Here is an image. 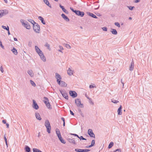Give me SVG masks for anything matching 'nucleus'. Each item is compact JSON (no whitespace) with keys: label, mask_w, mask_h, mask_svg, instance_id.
<instances>
[{"label":"nucleus","mask_w":152,"mask_h":152,"mask_svg":"<svg viewBox=\"0 0 152 152\" xmlns=\"http://www.w3.org/2000/svg\"><path fill=\"white\" fill-rule=\"evenodd\" d=\"M112 102L113 103L117 104L119 102L116 100H113L112 101Z\"/></svg>","instance_id":"nucleus-43"},{"label":"nucleus","mask_w":152,"mask_h":152,"mask_svg":"<svg viewBox=\"0 0 152 152\" xmlns=\"http://www.w3.org/2000/svg\"><path fill=\"white\" fill-rule=\"evenodd\" d=\"M38 19L42 24L45 25L46 24V21L43 17L41 16H39L38 17Z\"/></svg>","instance_id":"nucleus-12"},{"label":"nucleus","mask_w":152,"mask_h":152,"mask_svg":"<svg viewBox=\"0 0 152 152\" xmlns=\"http://www.w3.org/2000/svg\"><path fill=\"white\" fill-rule=\"evenodd\" d=\"M70 95L73 98H75L77 96V93L74 91L71 90L69 91Z\"/></svg>","instance_id":"nucleus-9"},{"label":"nucleus","mask_w":152,"mask_h":152,"mask_svg":"<svg viewBox=\"0 0 152 152\" xmlns=\"http://www.w3.org/2000/svg\"><path fill=\"white\" fill-rule=\"evenodd\" d=\"M6 126L7 128H9V124L8 123H7L6 124Z\"/></svg>","instance_id":"nucleus-48"},{"label":"nucleus","mask_w":152,"mask_h":152,"mask_svg":"<svg viewBox=\"0 0 152 152\" xmlns=\"http://www.w3.org/2000/svg\"><path fill=\"white\" fill-rule=\"evenodd\" d=\"M74 12L78 15H80L81 17H83L84 15V13L83 12H80L79 11H75Z\"/></svg>","instance_id":"nucleus-16"},{"label":"nucleus","mask_w":152,"mask_h":152,"mask_svg":"<svg viewBox=\"0 0 152 152\" xmlns=\"http://www.w3.org/2000/svg\"><path fill=\"white\" fill-rule=\"evenodd\" d=\"M60 92L64 97L66 99H68V96L66 93H64L63 91H60Z\"/></svg>","instance_id":"nucleus-26"},{"label":"nucleus","mask_w":152,"mask_h":152,"mask_svg":"<svg viewBox=\"0 0 152 152\" xmlns=\"http://www.w3.org/2000/svg\"><path fill=\"white\" fill-rule=\"evenodd\" d=\"M75 102L77 105L79 107L83 108V105L81 103L80 100L78 99H75Z\"/></svg>","instance_id":"nucleus-8"},{"label":"nucleus","mask_w":152,"mask_h":152,"mask_svg":"<svg viewBox=\"0 0 152 152\" xmlns=\"http://www.w3.org/2000/svg\"><path fill=\"white\" fill-rule=\"evenodd\" d=\"M56 77L57 79V81L58 83L61 81V76L58 74H56Z\"/></svg>","instance_id":"nucleus-15"},{"label":"nucleus","mask_w":152,"mask_h":152,"mask_svg":"<svg viewBox=\"0 0 152 152\" xmlns=\"http://www.w3.org/2000/svg\"><path fill=\"white\" fill-rule=\"evenodd\" d=\"M0 70L2 73H3L4 72V68L2 66H1L0 67Z\"/></svg>","instance_id":"nucleus-42"},{"label":"nucleus","mask_w":152,"mask_h":152,"mask_svg":"<svg viewBox=\"0 0 152 152\" xmlns=\"http://www.w3.org/2000/svg\"><path fill=\"white\" fill-rule=\"evenodd\" d=\"M114 145V143L113 142H111L108 146V148H112V147Z\"/></svg>","instance_id":"nucleus-36"},{"label":"nucleus","mask_w":152,"mask_h":152,"mask_svg":"<svg viewBox=\"0 0 152 152\" xmlns=\"http://www.w3.org/2000/svg\"><path fill=\"white\" fill-rule=\"evenodd\" d=\"M129 20H131L132 19V18L131 17H129Z\"/></svg>","instance_id":"nucleus-54"},{"label":"nucleus","mask_w":152,"mask_h":152,"mask_svg":"<svg viewBox=\"0 0 152 152\" xmlns=\"http://www.w3.org/2000/svg\"><path fill=\"white\" fill-rule=\"evenodd\" d=\"M128 8L131 10H132L134 8V7H132L131 6H128L127 7Z\"/></svg>","instance_id":"nucleus-38"},{"label":"nucleus","mask_w":152,"mask_h":152,"mask_svg":"<svg viewBox=\"0 0 152 152\" xmlns=\"http://www.w3.org/2000/svg\"><path fill=\"white\" fill-rule=\"evenodd\" d=\"M33 107L36 110H38L39 109V106L36 102L34 100L33 101Z\"/></svg>","instance_id":"nucleus-20"},{"label":"nucleus","mask_w":152,"mask_h":152,"mask_svg":"<svg viewBox=\"0 0 152 152\" xmlns=\"http://www.w3.org/2000/svg\"><path fill=\"white\" fill-rule=\"evenodd\" d=\"M115 25L117 26L119 28L120 27V25L119 23L118 22H115Z\"/></svg>","instance_id":"nucleus-39"},{"label":"nucleus","mask_w":152,"mask_h":152,"mask_svg":"<svg viewBox=\"0 0 152 152\" xmlns=\"http://www.w3.org/2000/svg\"><path fill=\"white\" fill-rule=\"evenodd\" d=\"M82 149H75V151H77L78 152H82Z\"/></svg>","instance_id":"nucleus-40"},{"label":"nucleus","mask_w":152,"mask_h":152,"mask_svg":"<svg viewBox=\"0 0 152 152\" xmlns=\"http://www.w3.org/2000/svg\"><path fill=\"white\" fill-rule=\"evenodd\" d=\"M43 2L45 4L47 5L50 8L52 7L51 4H50L48 0H42Z\"/></svg>","instance_id":"nucleus-21"},{"label":"nucleus","mask_w":152,"mask_h":152,"mask_svg":"<svg viewBox=\"0 0 152 152\" xmlns=\"http://www.w3.org/2000/svg\"><path fill=\"white\" fill-rule=\"evenodd\" d=\"M35 49L36 53L39 56L41 60L43 62H45L46 61V59L42 51L37 46H35Z\"/></svg>","instance_id":"nucleus-1"},{"label":"nucleus","mask_w":152,"mask_h":152,"mask_svg":"<svg viewBox=\"0 0 152 152\" xmlns=\"http://www.w3.org/2000/svg\"><path fill=\"white\" fill-rule=\"evenodd\" d=\"M92 147V145H89V146H87L86 147V148H89L91 147Z\"/></svg>","instance_id":"nucleus-50"},{"label":"nucleus","mask_w":152,"mask_h":152,"mask_svg":"<svg viewBox=\"0 0 152 152\" xmlns=\"http://www.w3.org/2000/svg\"><path fill=\"white\" fill-rule=\"evenodd\" d=\"M20 22L22 25L26 28L28 30L31 29V26L27 21L24 19H21L20 20Z\"/></svg>","instance_id":"nucleus-3"},{"label":"nucleus","mask_w":152,"mask_h":152,"mask_svg":"<svg viewBox=\"0 0 152 152\" xmlns=\"http://www.w3.org/2000/svg\"><path fill=\"white\" fill-rule=\"evenodd\" d=\"M32 150L33 152H42L40 150L36 148H33Z\"/></svg>","instance_id":"nucleus-31"},{"label":"nucleus","mask_w":152,"mask_h":152,"mask_svg":"<svg viewBox=\"0 0 152 152\" xmlns=\"http://www.w3.org/2000/svg\"><path fill=\"white\" fill-rule=\"evenodd\" d=\"M71 135H73L77 137H78L80 139V140H86L85 138H84L82 136H80V137H79L78 136L75 134H71Z\"/></svg>","instance_id":"nucleus-29"},{"label":"nucleus","mask_w":152,"mask_h":152,"mask_svg":"<svg viewBox=\"0 0 152 152\" xmlns=\"http://www.w3.org/2000/svg\"><path fill=\"white\" fill-rule=\"evenodd\" d=\"M35 116L36 119H37L38 120L40 121L42 120V118L41 117L40 114L39 113H35Z\"/></svg>","instance_id":"nucleus-18"},{"label":"nucleus","mask_w":152,"mask_h":152,"mask_svg":"<svg viewBox=\"0 0 152 152\" xmlns=\"http://www.w3.org/2000/svg\"><path fill=\"white\" fill-rule=\"evenodd\" d=\"M90 150L89 149H83L82 150V152H88Z\"/></svg>","instance_id":"nucleus-44"},{"label":"nucleus","mask_w":152,"mask_h":152,"mask_svg":"<svg viewBox=\"0 0 152 152\" xmlns=\"http://www.w3.org/2000/svg\"><path fill=\"white\" fill-rule=\"evenodd\" d=\"M88 134L90 137H94V135L93 132V131L91 129H89L88 130Z\"/></svg>","instance_id":"nucleus-19"},{"label":"nucleus","mask_w":152,"mask_h":152,"mask_svg":"<svg viewBox=\"0 0 152 152\" xmlns=\"http://www.w3.org/2000/svg\"><path fill=\"white\" fill-rule=\"evenodd\" d=\"M110 32L112 34L114 35H117L118 34V32L116 30L113 28H111L110 30Z\"/></svg>","instance_id":"nucleus-22"},{"label":"nucleus","mask_w":152,"mask_h":152,"mask_svg":"<svg viewBox=\"0 0 152 152\" xmlns=\"http://www.w3.org/2000/svg\"><path fill=\"white\" fill-rule=\"evenodd\" d=\"M102 29L104 31H107V28L106 27H105L102 28Z\"/></svg>","instance_id":"nucleus-41"},{"label":"nucleus","mask_w":152,"mask_h":152,"mask_svg":"<svg viewBox=\"0 0 152 152\" xmlns=\"http://www.w3.org/2000/svg\"><path fill=\"white\" fill-rule=\"evenodd\" d=\"M71 9V10H72L73 12H74V11H74L73 9Z\"/></svg>","instance_id":"nucleus-57"},{"label":"nucleus","mask_w":152,"mask_h":152,"mask_svg":"<svg viewBox=\"0 0 152 152\" xmlns=\"http://www.w3.org/2000/svg\"><path fill=\"white\" fill-rule=\"evenodd\" d=\"M32 27L33 31L36 33H39L40 31V25L37 23L35 22L32 25Z\"/></svg>","instance_id":"nucleus-2"},{"label":"nucleus","mask_w":152,"mask_h":152,"mask_svg":"<svg viewBox=\"0 0 152 152\" xmlns=\"http://www.w3.org/2000/svg\"><path fill=\"white\" fill-rule=\"evenodd\" d=\"M5 1V2L6 3L7 2V0H4Z\"/></svg>","instance_id":"nucleus-55"},{"label":"nucleus","mask_w":152,"mask_h":152,"mask_svg":"<svg viewBox=\"0 0 152 152\" xmlns=\"http://www.w3.org/2000/svg\"><path fill=\"white\" fill-rule=\"evenodd\" d=\"M140 0H134V2L135 3H138L140 1Z\"/></svg>","instance_id":"nucleus-45"},{"label":"nucleus","mask_w":152,"mask_h":152,"mask_svg":"<svg viewBox=\"0 0 152 152\" xmlns=\"http://www.w3.org/2000/svg\"><path fill=\"white\" fill-rule=\"evenodd\" d=\"M61 119L64 122V124H63V125H64H64H65V122H64V118H61Z\"/></svg>","instance_id":"nucleus-47"},{"label":"nucleus","mask_w":152,"mask_h":152,"mask_svg":"<svg viewBox=\"0 0 152 152\" xmlns=\"http://www.w3.org/2000/svg\"><path fill=\"white\" fill-rule=\"evenodd\" d=\"M134 68V63L133 62H132L129 66V70L130 71L133 70Z\"/></svg>","instance_id":"nucleus-17"},{"label":"nucleus","mask_w":152,"mask_h":152,"mask_svg":"<svg viewBox=\"0 0 152 152\" xmlns=\"http://www.w3.org/2000/svg\"><path fill=\"white\" fill-rule=\"evenodd\" d=\"M45 125L47 128V132L49 133H50L51 128L50 123L48 121H45Z\"/></svg>","instance_id":"nucleus-5"},{"label":"nucleus","mask_w":152,"mask_h":152,"mask_svg":"<svg viewBox=\"0 0 152 152\" xmlns=\"http://www.w3.org/2000/svg\"><path fill=\"white\" fill-rule=\"evenodd\" d=\"M94 143H95L94 140H92V142H91V145H92V146H93L94 145Z\"/></svg>","instance_id":"nucleus-46"},{"label":"nucleus","mask_w":152,"mask_h":152,"mask_svg":"<svg viewBox=\"0 0 152 152\" xmlns=\"http://www.w3.org/2000/svg\"><path fill=\"white\" fill-rule=\"evenodd\" d=\"M54 0L56 1H58V0Z\"/></svg>","instance_id":"nucleus-58"},{"label":"nucleus","mask_w":152,"mask_h":152,"mask_svg":"<svg viewBox=\"0 0 152 152\" xmlns=\"http://www.w3.org/2000/svg\"><path fill=\"white\" fill-rule=\"evenodd\" d=\"M120 150V149H117L115 151H119Z\"/></svg>","instance_id":"nucleus-53"},{"label":"nucleus","mask_w":152,"mask_h":152,"mask_svg":"<svg viewBox=\"0 0 152 152\" xmlns=\"http://www.w3.org/2000/svg\"><path fill=\"white\" fill-rule=\"evenodd\" d=\"M61 16L63 18H64V20L66 21H69V19L67 16L65 15L64 14H61Z\"/></svg>","instance_id":"nucleus-23"},{"label":"nucleus","mask_w":152,"mask_h":152,"mask_svg":"<svg viewBox=\"0 0 152 152\" xmlns=\"http://www.w3.org/2000/svg\"><path fill=\"white\" fill-rule=\"evenodd\" d=\"M60 7L62 9L63 11L65 13L68 14L69 12L64 7L61 6V5H59Z\"/></svg>","instance_id":"nucleus-24"},{"label":"nucleus","mask_w":152,"mask_h":152,"mask_svg":"<svg viewBox=\"0 0 152 152\" xmlns=\"http://www.w3.org/2000/svg\"><path fill=\"white\" fill-rule=\"evenodd\" d=\"M2 122V123L4 124H6L7 123L6 121L5 120H3Z\"/></svg>","instance_id":"nucleus-49"},{"label":"nucleus","mask_w":152,"mask_h":152,"mask_svg":"<svg viewBox=\"0 0 152 152\" xmlns=\"http://www.w3.org/2000/svg\"><path fill=\"white\" fill-rule=\"evenodd\" d=\"M56 133L58 139L61 141V142L65 144L66 143V141L62 137L61 133L58 129H56Z\"/></svg>","instance_id":"nucleus-4"},{"label":"nucleus","mask_w":152,"mask_h":152,"mask_svg":"<svg viewBox=\"0 0 152 152\" xmlns=\"http://www.w3.org/2000/svg\"><path fill=\"white\" fill-rule=\"evenodd\" d=\"M28 73L31 77L34 75V74L33 71L31 70H28L27 71Z\"/></svg>","instance_id":"nucleus-27"},{"label":"nucleus","mask_w":152,"mask_h":152,"mask_svg":"<svg viewBox=\"0 0 152 152\" xmlns=\"http://www.w3.org/2000/svg\"><path fill=\"white\" fill-rule=\"evenodd\" d=\"M67 74L70 76L73 75L74 74V71L71 67H69L67 70Z\"/></svg>","instance_id":"nucleus-10"},{"label":"nucleus","mask_w":152,"mask_h":152,"mask_svg":"<svg viewBox=\"0 0 152 152\" xmlns=\"http://www.w3.org/2000/svg\"><path fill=\"white\" fill-rule=\"evenodd\" d=\"M122 107L121 105L119 106L117 110V113L118 115H121L122 114Z\"/></svg>","instance_id":"nucleus-13"},{"label":"nucleus","mask_w":152,"mask_h":152,"mask_svg":"<svg viewBox=\"0 0 152 152\" xmlns=\"http://www.w3.org/2000/svg\"><path fill=\"white\" fill-rule=\"evenodd\" d=\"M1 31H3L4 30H6L7 32L8 35H10V33L9 31V27L8 26L2 25L1 26Z\"/></svg>","instance_id":"nucleus-7"},{"label":"nucleus","mask_w":152,"mask_h":152,"mask_svg":"<svg viewBox=\"0 0 152 152\" xmlns=\"http://www.w3.org/2000/svg\"><path fill=\"white\" fill-rule=\"evenodd\" d=\"M8 13L7 11L6 10H0V18Z\"/></svg>","instance_id":"nucleus-11"},{"label":"nucleus","mask_w":152,"mask_h":152,"mask_svg":"<svg viewBox=\"0 0 152 152\" xmlns=\"http://www.w3.org/2000/svg\"><path fill=\"white\" fill-rule=\"evenodd\" d=\"M0 47L2 49H4V46L3 45L2 41L0 40Z\"/></svg>","instance_id":"nucleus-37"},{"label":"nucleus","mask_w":152,"mask_h":152,"mask_svg":"<svg viewBox=\"0 0 152 152\" xmlns=\"http://www.w3.org/2000/svg\"><path fill=\"white\" fill-rule=\"evenodd\" d=\"M14 40L15 41H18L17 39L15 38H14Z\"/></svg>","instance_id":"nucleus-52"},{"label":"nucleus","mask_w":152,"mask_h":152,"mask_svg":"<svg viewBox=\"0 0 152 152\" xmlns=\"http://www.w3.org/2000/svg\"><path fill=\"white\" fill-rule=\"evenodd\" d=\"M43 101L47 107L49 109L51 108V105L49 102L48 99L46 97H44L43 99Z\"/></svg>","instance_id":"nucleus-6"},{"label":"nucleus","mask_w":152,"mask_h":152,"mask_svg":"<svg viewBox=\"0 0 152 152\" xmlns=\"http://www.w3.org/2000/svg\"><path fill=\"white\" fill-rule=\"evenodd\" d=\"M88 15H89V16L93 17V18H96V16L95 15H94V14L92 13H88Z\"/></svg>","instance_id":"nucleus-34"},{"label":"nucleus","mask_w":152,"mask_h":152,"mask_svg":"<svg viewBox=\"0 0 152 152\" xmlns=\"http://www.w3.org/2000/svg\"><path fill=\"white\" fill-rule=\"evenodd\" d=\"M60 48H61V50L63 49V48L62 47H61V46H60Z\"/></svg>","instance_id":"nucleus-56"},{"label":"nucleus","mask_w":152,"mask_h":152,"mask_svg":"<svg viewBox=\"0 0 152 152\" xmlns=\"http://www.w3.org/2000/svg\"><path fill=\"white\" fill-rule=\"evenodd\" d=\"M60 86L63 87H66L67 86V84L64 82L61 81L58 83Z\"/></svg>","instance_id":"nucleus-14"},{"label":"nucleus","mask_w":152,"mask_h":152,"mask_svg":"<svg viewBox=\"0 0 152 152\" xmlns=\"http://www.w3.org/2000/svg\"><path fill=\"white\" fill-rule=\"evenodd\" d=\"M64 45L67 49H70L71 48V46L68 44H64Z\"/></svg>","instance_id":"nucleus-30"},{"label":"nucleus","mask_w":152,"mask_h":152,"mask_svg":"<svg viewBox=\"0 0 152 152\" xmlns=\"http://www.w3.org/2000/svg\"><path fill=\"white\" fill-rule=\"evenodd\" d=\"M27 21L31 23L32 25L36 22L30 18H28L27 19Z\"/></svg>","instance_id":"nucleus-28"},{"label":"nucleus","mask_w":152,"mask_h":152,"mask_svg":"<svg viewBox=\"0 0 152 152\" xmlns=\"http://www.w3.org/2000/svg\"><path fill=\"white\" fill-rule=\"evenodd\" d=\"M25 150L27 152H29L30 151V148L28 146H26L25 147Z\"/></svg>","instance_id":"nucleus-35"},{"label":"nucleus","mask_w":152,"mask_h":152,"mask_svg":"<svg viewBox=\"0 0 152 152\" xmlns=\"http://www.w3.org/2000/svg\"><path fill=\"white\" fill-rule=\"evenodd\" d=\"M11 51L14 54L17 55L18 54V53L17 50L15 48H13L11 50Z\"/></svg>","instance_id":"nucleus-25"},{"label":"nucleus","mask_w":152,"mask_h":152,"mask_svg":"<svg viewBox=\"0 0 152 152\" xmlns=\"http://www.w3.org/2000/svg\"><path fill=\"white\" fill-rule=\"evenodd\" d=\"M30 83L31 84L32 86L34 87H35L36 86V85L35 83L33 81L30 80Z\"/></svg>","instance_id":"nucleus-32"},{"label":"nucleus","mask_w":152,"mask_h":152,"mask_svg":"<svg viewBox=\"0 0 152 152\" xmlns=\"http://www.w3.org/2000/svg\"><path fill=\"white\" fill-rule=\"evenodd\" d=\"M70 114L71 115H74V113L72 112L70 110Z\"/></svg>","instance_id":"nucleus-51"},{"label":"nucleus","mask_w":152,"mask_h":152,"mask_svg":"<svg viewBox=\"0 0 152 152\" xmlns=\"http://www.w3.org/2000/svg\"><path fill=\"white\" fill-rule=\"evenodd\" d=\"M89 87L90 88H96V85L95 84H93L90 85Z\"/></svg>","instance_id":"nucleus-33"}]
</instances>
